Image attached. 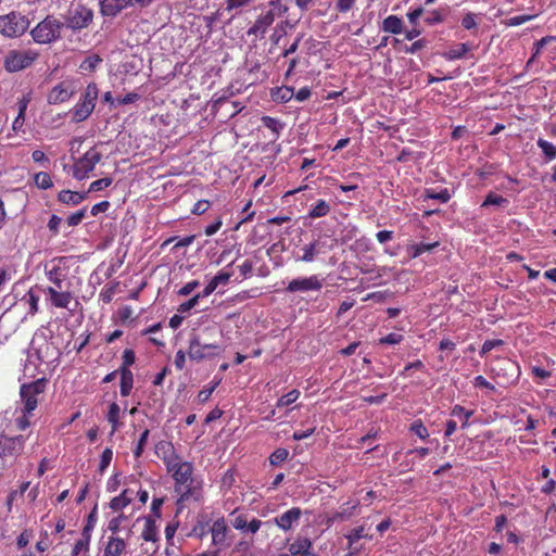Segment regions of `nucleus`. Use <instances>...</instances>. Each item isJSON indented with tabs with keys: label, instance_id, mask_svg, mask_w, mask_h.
Wrapping results in <instances>:
<instances>
[{
	"label": "nucleus",
	"instance_id": "f257e3e1",
	"mask_svg": "<svg viewBox=\"0 0 556 556\" xmlns=\"http://www.w3.org/2000/svg\"><path fill=\"white\" fill-rule=\"evenodd\" d=\"M174 479V491L178 494L177 504L189 501L199 502L202 498V484L193 477V465L190 462L178 460L167 468Z\"/></svg>",
	"mask_w": 556,
	"mask_h": 556
},
{
	"label": "nucleus",
	"instance_id": "f03ea898",
	"mask_svg": "<svg viewBox=\"0 0 556 556\" xmlns=\"http://www.w3.org/2000/svg\"><path fill=\"white\" fill-rule=\"evenodd\" d=\"M214 331L212 327H205L201 332L193 330L190 333L188 356L191 361L200 363L204 359H213L223 353L222 346L217 342H205V333Z\"/></svg>",
	"mask_w": 556,
	"mask_h": 556
},
{
	"label": "nucleus",
	"instance_id": "7ed1b4c3",
	"mask_svg": "<svg viewBox=\"0 0 556 556\" xmlns=\"http://www.w3.org/2000/svg\"><path fill=\"white\" fill-rule=\"evenodd\" d=\"M40 53L34 48L9 49L2 59L7 73L14 74L31 68L39 60Z\"/></svg>",
	"mask_w": 556,
	"mask_h": 556
},
{
	"label": "nucleus",
	"instance_id": "20e7f679",
	"mask_svg": "<svg viewBox=\"0 0 556 556\" xmlns=\"http://www.w3.org/2000/svg\"><path fill=\"white\" fill-rule=\"evenodd\" d=\"M64 23L54 15H47L30 29L33 40L38 45H50L62 38Z\"/></svg>",
	"mask_w": 556,
	"mask_h": 556
},
{
	"label": "nucleus",
	"instance_id": "39448f33",
	"mask_svg": "<svg viewBox=\"0 0 556 556\" xmlns=\"http://www.w3.org/2000/svg\"><path fill=\"white\" fill-rule=\"evenodd\" d=\"M29 20L17 11L0 15V35L14 39L23 36L29 28Z\"/></svg>",
	"mask_w": 556,
	"mask_h": 556
},
{
	"label": "nucleus",
	"instance_id": "423d86ee",
	"mask_svg": "<svg viewBox=\"0 0 556 556\" xmlns=\"http://www.w3.org/2000/svg\"><path fill=\"white\" fill-rule=\"evenodd\" d=\"M98 93L99 90L94 83H90L87 85L85 91L81 94L80 100L75 104V106L72 110L73 122H84L91 115L96 106Z\"/></svg>",
	"mask_w": 556,
	"mask_h": 556
},
{
	"label": "nucleus",
	"instance_id": "0eeeda50",
	"mask_svg": "<svg viewBox=\"0 0 556 556\" xmlns=\"http://www.w3.org/2000/svg\"><path fill=\"white\" fill-rule=\"evenodd\" d=\"M102 153L97 147L90 148L81 156L74 160L72 175L77 180H84L94 170L97 164L102 160Z\"/></svg>",
	"mask_w": 556,
	"mask_h": 556
},
{
	"label": "nucleus",
	"instance_id": "6e6552de",
	"mask_svg": "<svg viewBox=\"0 0 556 556\" xmlns=\"http://www.w3.org/2000/svg\"><path fill=\"white\" fill-rule=\"evenodd\" d=\"M67 280L51 281L53 286L45 289L46 295L52 306L56 308H68L70 303L74 299L73 292L70 290L71 283Z\"/></svg>",
	"mask_w": 556,
	"mask_h": 556
},
{
	"label": "nucleus",
	"instance_id": "1a4fd4ad",
	"mask_svg": "<svg viewBox=\"0 0 556 556\" xmlns=\"http://www.w3.org/2000/svg\"><path fill=\"white\" fill-rule=\"evenodd\" d=\"M47 386L46 379H37L30 383H24L20 388V395L23 403V409L26 413H33L38 406V396L45 392Z\"/></svg>",
	"mask_w": 556,
	"mask_h": 556
},
{
	"label": "nucleus",
	"instance_id": "9d476101",
	"mask_svg": "<svg viewBox=\"0 0 556 556\" xmlns=\"http://www.w3.org/2000/svg\"><path fill=\"white\" fill-rule=\"evenodd\" d=\"M92 20V10L85 5L78 4L74 11L70 12V15L66 17L64 23V27L66 26L73 30H79L88 27Z\"/></svg>",
	"mask_w": 556,
	"mask_h": 556
},
{
	"label": "nucleus",
	"instance_id": "9b49d317",
	"mask_svg": "<svg viewBox=\"0 0 556 556\" xmlns=\"http://www.w3.org/2000/svg\"><path fill=\"white\" fill-rule=\"evenodd\" d=\"M26 437L23 434L0 438V458L17 457L24 450Z\"/></svg>",
	"mask_w": 556,
	"mask_h": 556
},
{
	"label": "nucleus",
	"instance_id": "f8f14e48",
	"mask_svg": "<svg viewBox=\"0 0 556 556\" xmlns=\"http://www.w3.org/2000/svg\"><path fill=\"white\" fill-rule=\"evenodd\" d=\"M323 288V279L317 275H312L304 278L292 279L286 290L288 292H307V291H319Z\"/></svg>",
	"mask_w": 556,
	"mask_h": 556
},
{
	"label": "nucleus",
	"instance_id": "ddd939ff",
	"mask_svg": "<svg viewBox=\"0 0 556 556\" xmlns=\"http://www.w3.org/2000/svg\"><path fill=\"white\" fill-rule=\"evenodd\" d=\"M274 10H268L260 14L254 24L247 30V35L253 36L254 40L263 39L267 29L273 25L275 21Z\"/></svg>",
	"mask_w": 556,
	"mask_h": 556
},
{
	"label": "nucleus",
	"instance_id": "4468645a",
	"mask_svg": "<svg viewBox=\"0 0 556 556\" xmlns=\"http://www.w3.org/2000/svg\"><path fill=\"white\" fill-rule=\"evenodd\" d=\"M67 258L56 257L53 258L49 264L45 266V274L47 279L51 282L54 280H67Z\"/></svg>",
	"mask_w": 556,
	"mask_h": 556
},
{
	"label": "nucleus",
	"instance_id": "2eb2a0df",
	"mask_svg": "<svg viewBox=\"0 0 556 556\" xmlns=\"http://www.w3.org/2000/svg\"><path fill=\"white\" fill-rule=\"evenodd\" d=\"M74 94L71 81L64 80L54 86L47 96L49 104H60L68 101Z\"/></svg>",
	"mask_w": 556,
	"mask_h": 556
},
{
	"label": "nucleus",
	"instance_id": "dca6fc26",
	"mask_svg": "<svg viewBox=\"0 0 556 556\" xmlns=\"http://www.w3.org/2000/svg\"><path fill=\"white\" fill-rule=\"evenodd\" d=\"M302 516L300 507H292L283 514L275 517L273 520H268L265 523H275L279 529L287 532L292 529L293 525L298 523Z\"/></svg>",
	"mask_w": 556,
	"mask_h": 556
},
{
	"label": "nucleus",
	"instance_id": "f3484780",
	"mask_svg": "<svg viewBox=\"0 0 556 556\" xmlns=\"http://www.w3.org/2000/svg\"><path fill=\"white\" fill-rule=\"evenodd\" d=\"M229 532L230 530L225 517L222 516L214 520L210 528V533L212 535V544L217 547L227 546V538Z\"/></svg>",
	"mask_w": 556,
	"mask_h": 556
},
{
	"label": "nucleus",
	"instance_id": "a211bd4d",
	"mask_svg": "<svg viewBox=\"0 0 556 556\" xmlns=\"http://www.w3.org/2000/svg\"><path fill=\"white\" fill-rule=\"evenodd\" d=\"M156 455L163 460L166 469L181 458L176 454L174 445L168 441H161L155 445Z\"/></svg>",
	"mask_w": 556,
	"mask_h": 556
},
{
	"label": "nucleus",
	"instance_id": "6ab92c4d",
	"mask_svg": "<svg viewBox=\"0 0 556 556\" xmlns=\"http://www.w3.org/2000/svg\"><path fill=\"white\" fill-rule=\"evenodd\" d=\"M137 5L135 0H103L101 2V13L104 16L114 17L123 10Z\"/></svg>",
	"mask_w": 556,
	"mask_h": 556
},
{
	"label": "nucleus",
	"instance_id": "aec40b11",
	"mask_svg": "<svg viewBox=\"0 0 556 556\" xmlns=\"http://www.w3.org/2000/svg\"><path fill=\"white\" fill-rule=\"evenodd\" d=\"M358 506V501L353 502L352 504L351 502L343 504L337 511H334L331 516L328 517L327 525L331 526L337 521H344L350 519L356 514V509Z\"/></svg>",
	"mask_w": 556,
	"mask_h": 556
},
{
	"label": "nucleus",
	"instance_id": "412c9836",
	"mask_svg": "<svg viewBox=\"0 0 556 556\" xmlns=\"http://www.w3.org/2000/svg\"><path fill=\"white\" fill-rule=\"evenodd\" d=\"M254 0H226L225 7L217 10L218 16H224L225 13L228 15V20H232L241 10L249 7Z\"/></svg>",
	"mask_w": 556,
	"mask_h": 556
},
{
	"label": "nucleus",
	"instance_id": "4be33fe9",
	"mask_svg": "<svg viewBox=\"0 0 556 556\" xmlns=\"http://www.w3.org/2000/svg\"><path fill=\"white\" fill-rule=\"evenodd\" d=\"M211 519L208 515L205 513L199 514L195 519V523L192 527L191 531L187 533V536H194L198 539H203L207 533H210Z\"/></svg>",
	"mask_w": 556,
	"mask_h": 556
},
{
	"label": "nucleus",
	"instance_id": "5701e85b",
	"mask_svg": "<svg viewBox=\"0 0 556 556\" xmlns=\"http://www.w3.org/2000/svg\"><path fill=\"white\" fill-rule=\"evenodd\" d=\"M141 538L146 542H157L159 536V530L156 526V520L152 516H148L144 518V527L141 532Z\"/></svg>",
	"mask_w": 556,
	"mask_h": 556
},
{
	"label": "nucleus",
	"instance_id": "b1692460",
	"mask_svg": "<svg viewBox=\"0 0 556 556\" xmlns=\"http://www.w3.org/2000/svg\"><path fill=\"white\" fill-rule=\"evenodd\" d=\"M126 548V543L117 536H110L104 547L103 556H121Z\"/></svg>",
	"mask_w": 556,
	"mask_h": 556
},
{
	"label": "nucleus",
	"instance_id": "393cba45",
	"mask_svg": "<svg viewBox=\"0 0 556 556\" xmlns=\"http://www.w3.org/2000/svg\"><path fill=\"white\" fill-rule=\"evenodd\" d=\"M118 374L121 376V395L128 396L132 390L134 386V375L129 368L119 367Z\"/></svg>",
	"mask_w": 556,
	"mask_h": 556
},
{
	"label": "nucleus",
	"instance_id": "a878e982",
	"mask_svg": "<svg viewBox=\"0 0 556 556\" xmlns=\"http://www.w3.org/2000/svg\"><path fill=\"white\" fill-rule=\"evenodd\" d=\"M121 417L122 410L119 405L115 402L111 403L109 406V410L106 413V419L112 427L111 434H114L123 425V422L121 421Z\"/></svg>",
	"mask_w": 556,
	"mask_h": 556
},
{
	"label": "nucleus",
	"instance_id": "bb28decb",
	"mask_svg": "<svg viewBox=\"0 0 556 556\" xmlns=\"http://www.w3.org/2000/svg\"><path fill=\"white\" fill-rule=\"evenodd\" d=\"M87 193H79L72 190H61L58 200L67 205H78L86 199Z\"/></svg>",
	"mask_w": 556,
	"mask_h": 556
},
{
	"label": "nucleus",
	"instance_id": "cd10ccee",
	"mask_svg": "<svg viewBox=\"0 0 556 556\" xmlns=\"http://www.w3.org/2000/svg\"><path fill=\"white\" fill-rule=\"evenodd\" d=\"M321 245L323 244L319 240H315L308 244H305L302 248L303 254L298 260L304 263H312L320 253Z\"/></svg>",
	"mask_w": 556,
	"mask_h": 556
},
{
	"label": "nucleus",
	"instance_id": "c85d7f7f",
	"mask_svg": "<svg viewBox=\"0 0 556 556\" xmlns=\"http://www.w3.org/2000/svg\"><path fill=\"white\" fill-rule=\"evenodd\" d=\"M381 29L384 33L399 35L403 30V21L396 15H389L383 20Z\"/></svg>",
	"mask_w": 556,
	"mask_h": 556
},
{
	"label": "nucleus",
	"instance_id": "c756f323",
	"mask_svg": "<svg viewBox=\"0 0 556 556\" xmlns=\"http://www.w3.org/2000/svg\"><path fill=\"white\" fill-rule=\"evenodd\" d=\"M473 413V410L466 409L464 406L456 404L452 407L450 414L452 417L458 418V420L460 421L462 429H465L469 426V420L472 417Z\"/></svg>",
	"mask_w": 556,
	"mask_h": 556
},
{
	"label": "nucleus",
	"instance_id": "7c9ffc66",
	"mask_svg": "<svg viewBox=\"0 0 556 556\" xmlns=\"http://www.w3.org/2000/svg\"><path fill=\"white\" fill-rule=\"evenodd\" d=\"M470 49L471 48L468 43H457L444 52L443 56L448 61L459 60L463 59L470 51Z\"/></svg>",
	"mask_w": 556,
	"mask_h": 556
},
{
	"label": "nucleus",
	"instance_id": "2f4dec72",
	"mask_svg": "<svg viewBox=\"0 0 556 556\" xmlns=\"http://www.w3.org/2000/svg\"><path fill=\"white\" fill-rule=\"evenodd\" d=\"M270 94H271V98L274 101L280 102V103H287L293 98L294 88L288 87V86L277 87L271 90Z\"/></svg>",
	"mask_w": 556,
	"mask_h": 556
},
{
	"label": "nucleus",
	"instance_id": "473e14b6",
	"mask_svg": "<svg viewBox=\"0 0 556 556\" xmlns=\"http://www.w3.org/2000/svg\"><path fill=\"white\" fill-rule=\"evenodd\" d=\"M345 539L348 541V547L352 548L353 545L361 539L371 540L372 535H369L365 532V526H359L352 529L348 534H345Z\"/></svg>",
	"mask_w": 556,
	"mask_h": 556
},
{
	"label": "nucleus",
	"instance_id": "72a5a7b5",
	"mask_svg": "<svg viewBox=\"0 0 556 556\" xmlns=\"http://www.w3.org/2000/svg\"><path fill=\"white\" fill-rule=\"evenodd\" d=\"M128 493L129 490H124L119 495L113 497L110 502V507L114 511H118L128 506L132 501V497L129 496Z\"/></svg>",
	"mask_w": 556,
	"mask_h": 556
},
{
	"label": "nucleus",
	"instance_id": "f704fd0d",
	"mask_svg": "<svg viewBox=\"0 0 556 556\" xmlns=\"http://www.w3.org/2000/svg\"><path fill=\"white\" fill-rule=\"evenodd\" d=\"M330 205L326 200L319 199L308 212V217L319 218L327 216L330 213Z\"/></svg>",
	"mask_w": 556,
	"mask_h": 556
},
{
	"label": "nucleus",
	"instance_id": "c9c22d12",
	"mask_svg": "<svg viewBox=\"0 0 556 556\" xmlns=\"http://www.w3.org/2000/svg\"><path fill=\"white\" fill-rule=\"evenodd\" d=\"M261 121L263 126L268 128L275 135V139L279 137L280 131L285 127V124L282 122L271 116H262Z\"/></svg>",
	"mask_w": 556,
	"mask_h": 556
},
{
	"label": "nucleus",
	"instance_id": "e433bc0d",
	"mask_svg": "<svg viewBox=\"0 0 556 556\" xmlns=\"http://www.w3.org/2000/svg\"><path fill=\"white\" fill-rule=\"evenodd\" d=\"M508 204H509L508 199L504 198L501 194H497V193L491 191V192H489L486 194L484 201L481 204V207H486V206H490V205H496V206L506 207Z\"/></svg>",
	"mask_w": 556,
	"mask_h": 556
},
{
	"label": "nucleus",
	"instance_id": "4c0bfd02",
	"mask_svg": "<svg viewBox=\"0 0 556 556\" xmlns=\"http://www.w3.org/2000/svg\"><path fill=\"white\" fill-rule=\"evenodd\" d=\"M424 198H425V200L431 199V200H438L441 203H446L451 199V193L447 188H443L438 192L433 189H426Z\"/></svg>",
	"mask_w": 556,
	"mask_h": 556
},
{
	"label": "nucleus",
	"instance_id": "58836bf2",
	"mask_svg": "<svg viewBox=\"0 0 556 556\" xmlns=\"http://www.w3.org/2000/svg\"><path fill=\"white\" fill-rule=\"evenodd\" d=\"M311 546L312 543L307 539L298 540L289 547L290 556L305 555L308 553Z\"/></svg>",
	"mask_w": 556,
	"mask_h": 556
},
{
	"label": "nucleus",
	"instance_id": "ea45409f",
	"mask_svg": "<svg viewBox=\"0 0 556 556\" xmlns=\"http://www.w3.org/2000/svg\"><path fill=\"white\" fill-rule=\"evenodd\" d=\"M439 245V242L433 243H416L409 247L412 258L420 256L425 252H430Z\"/></svg>",
	"mask_w": 556,
	"mask_h": 556
},
{
	"label": "nucleus",
	"instance_id": "a19ab883",
	"mask_svg": "<svg viewBox=\"0 0 556 556\" xmlns=\"http://www.w3.org/2000/svg\"><path fill=\"white\" fill-rule=\"evenodd\" d=\"M34 182L37 188L47 190L53 186L52 178L50 174L46 172H39L34 176Z\"/></svg>",
	"mask_w": 556,
	"mask_h": 556
},
{
	"label": "nucleus",
	"instance_id": "79ce46f5",
	"mask_svg": "<svg viewBox=\"0 0 556 556\" xmlns=\"http://www.w3.org/2000/svg\"><path fill=\"white\" fill-rule=\"evenodd\" d=\"M301 395V392L298 389H293L289 391L287 394L282 395L276 402V407H285L293 404Z\"/></svg>",
	"mask_w": 556,
	"mask_h": 556
},
{
	"label": "nucleus",
	"instance_id": "37998d69",
	"mask_svg": "<svg viewBox=\"0 0 556 556\" xmlns=\"http://www.w3.org/2000/svg\"><path fill=\"white\" fill-rule=\"evenodd\" d=\"M536 143L548 161L556 159V147L552 142L540 138Z\"/></svg>",
	"mask_w": 556,
	"mask_h": 556
},
{
	"label": "nucleus",
	"instance_id": "c03bdc74",
	"mask_svg": "<svg viewBox=\"0 0 556 556\" xmlns=\"http://www.w3.org/2000/svg\"><path fill=\"white\" fill-rule=\"evenodd\" d=\"M552 41H556V36H545L540 40L535 41L534 52L532 56L528 60L527 67H529L531 63L534 61V59L541 53L542 48Z\"/></svg>",
	"mask_w": 556,
	"mask_h": 556
},
{
	"label": "nucleus",
	"instance_id": "a18cd8bd",
	"mask_svg": "<svg viewBox=\"0 0 556 556\" xmlns=\"http://www.w3.org/2000/svg\"><path fill=\"white\" fill-rule=\"evenodd\" d=\"M102 62V59L98 54L87 56L79 65L81 71L93 72L98 65Z\"/></svg>",
	"mask_w": 556,
	"mask_h": 556
},
{
	"label": "nucleus",
	"instance_id": "49530a36",
	"mask_svg": "<svg viewBox=\"0 0 556 556\" xmlns=\"http://www.w3.org/2000/svg\"><path fill=\"white\" fill-rule=\"evenodd\" d=\"M409 431L415 433L421 440H426L429 437V431L421 419L414 420L409 426Z\"/></svg>",
	"mask_w": 556,
	"mask_h": 556
},
{
	"label": "nucleus",
	"instance_id": "de8ad7c7",
	"mask_svg": "<svg viewBox=\"0 0 556 556\" xmlns=\"http://www.w3.org/2000/svg\"><path fill=\"white\" fill-rule=\"evenodd\" d=\"M289 456V451L283 447L276 448L269 456V463L273 466L282 464Z\"/></svg>",
	"mask_w": 556,
	"mask_h": 556
},
{
	"label": "nucleus",
	"instance_id": "09e8293b",
	"mask_svg": "<svg viewBox=\"0 0 556 556\" xmlns=\"http://www.w3.org/2000/svg\"><path fill=\"white\" fill-rule=\"evenodd\" d=\"M112 182H113V179L111 177H103V178L97 179L89 185L87 193L101 191V190L110 187L112 185Z\"/></svg>",
	"mask_w": 556,
	"mask_h": 556
},
{
	"label": "nucleus",
	"instance_id": "8fccbe9b",
	"mask_svg": "<svg viewBox=\"0 0 556 556\" xmlns=\"http://www.w3.org/2000/svg\"><path fill=\"white\" fill-rule=\"evenodd\" d=\"M90 538L88 536H81L75 544L72 549L71 555L72 556H78L80 553H87L89 551L90 546Z\"/></svg>",
	"mask_w": 556,
	"mask_h": 556
},
{
	"label": "nucleus",
	"instance_id": "3c124183",
	"mask_svg": "<svg viewBox=\"0 0 556 556\" xmlns=\"http://www.w3.org/2000/svg\"><path fill=\"white\" fill-rule=\"evenodd\" d=\"M112 459H113V451L111 447H106L102 452L101 457H100V463H99V467H98V470L100 473H103L108 469Z\"/></svg>",
	"mask_w": 556,
	"mask_h": 556
},
{
	"label": "nucleus",
	"instance_id": "603ef678",
	"mask_svg": "<svg viewBox=\"0 0 556 556\" xmlns=\"http://www.w3.org/2000/svg\"><path fill=\"white\" fill-rule=\"evenodd\" d=\"M33 413H26L25 410H22V415L16 417L14 420L15 428L18 431H24L30 426V416Z\"/></svg>",
	"mask_w": 556,
	"mask_h": 556
},
{
	"label": "nucleus",
	"instance_id": "864d4df0",
	"mask_svg": "<svg viewBox=\"0 0 556 556\" xmlns=\"http://www.w3.org/2000/svg\"><path fill=\"white\" fill-rule=\"evenodd\" d=\"M96 513L97 507L92 509V511L89 514L86 525L83 528L81 536H88L91 539V532L96 525Z\"/></svg>",
	"mask_w": 556,
	"mask_h": 556
},
{
	"label": "nucleus",
	"instance_id": "5fc2aeb1",
	"mask_svg": "<svg viewBox=\"0 0 556 556\" xmlns=\"http://www.w3.org/2000/svg\"><path fill=\"white\" fill-rule=\"evenodd\" d=\"M404 340V336L395 332H391L379 339V344L381 345H395L400 344Z\"/></svg>",
	"mask_w": 556,
	"mask_h": 556
},
{
	"label": "nucleus",
	"instance_id": "6e6d98bb",
	"mask_svg": "<svg viewBox=\"0 0 556 556\" xmlns=\"http://www.w3.org/2000/svg\"><path fill=\"white\" fill-rule=\"evenodd\" d=\"M86 212H87V207H83L81 210L70 215L66 219L67 225L71 227H75V226L79 225L83 222V219L85 218Z\"/></svg>",
	"mask_w": 556,
	"mask_h": 556
},
{
	"label": "nucleus",
	"instance_id": "4d7b16f0",
	"mask_svg": "<svg viewBox=\"0 0 556 556\" xmlns=\"http://www.w3.org/2000/svg\"><path fill=\"white\" fill-rule=\"evenodd\" d=\"M149 434H150V431L148 429H146L140 434V438L138 440L136 448L134 450V455H135L136 458H139L142 455L144 446H146L148 438H149Z\"/></svg>",
	"mask_w": 556,
	"mask_h": 556
},
{
	"label": "nucleus",
	"instance_id": "13d9d810",
	"mask_svg": "<svg viewBox=\"0 0 556 556\" xmlns=\"http://www.w3.org/2000/svg\"><path fill=\"white\" fill-rule=\"evenodd\" d=\"M179 527V521L178 520H172L170 522H168L165 527V539L167 541V543L169 545H173V539H174V535L177 531Z\"/></svg>",
	"mask_w": 556,
	"mask_h": 556
},
{
	"label": "nucleus",
	"instance_id": "bf43d9fd",
	"mask_svg": "<svg viewBox=\"0 0 556 556\" xmlns=\"http://www.w3.org/2000/svg\"><path fill=\"white\" fill-rule=\"evenodd\" d=\"M444 21V15L439 10L430 11L427 16L425 17V23L428 25H435L440 24Z\"/></svg>",
	"mask_w": 556,
	"mask_h": 556
},
{
	"label": "nucleus",
	"instance_id": "052dcab7",
	"mask_svg": "<svg viewBox=\"0 0 556 556\" xmlns=\"http://www.w3.org/2000/svg\"><path fill=\"white\" fill-rule=\"evenodd\" d=\"M115 294V286L106 285L100 292L99 298L104 304L112 302Z\"/></svg>",
	"mask_w": 556,
	"mask_h": 556
},
{
	"label": "nucleus",
	"instance_id": "680f3d73",
	"mask_svg": "<svg viewBox=\"0 0 556 556\" xmlns=\"http://www.w3.org/2000/svg\"><path fill=\"white\" fill-rule=\"evenodd\" d=\"M534 17H535V15H530V14L513 16L506 21V25L507 26H519L529 21H532Z\"/></svg>",
	"mask_w": 556,
	"mask_h": 556
},
{
	"label": "nucleus",
	"instance_id": "e2e57ef3",
	"mask_svg": "<svg viewBox=\"0 0 556 556\" xmlns=\"http://www.w3.org/2000/svg\"><path fill=\"white\" fill-rule=\"evenodd\" d=\"M122 365L119 367L129 368L136 362V354L131 349H126L122 355Z\"/></svg>",
	"mask_w": 556,
	"mask_h": 556
},
{
	"label": "nucleus",
	"instance_id": "0e129e2a",
	"mask_svg": "<svg viewBox=\"0 0 556 556\" xmlns=\"http://www.w3.org/2000/svg\"><path fill=\"white\" fill-rule=\"evenodd\" d=\"M504 342L503 340L501 339H495V340H486L484 341V343L482 344V348H481V351H480V355L481 356H484L485 354H488L489 352H491L493 349L502 345Z\"/></svg>",
	"mask_w": 556,
	"mask_h": 556
},
{
	"label": "nucleus",
	"instance_id": "69168bd1",
	"mask_svg": "<svg viewBox=\"0 0 556 556\" xmlns=\"http://www.w3.org/2000/svg\"><path fill=\"white\" fill-rule=\"evenodd\" d=\"M472 384L475 388H480V389H488L492 392H495V387L494 384H492L491 382H489L483 376H477L475 377L473 381H472Z\"/></svg>",
	"mask_w": 556,
	"mask_h": 556
},
{
	"label": "nucleus",
	"instance_id": "338daca9",
	"mask_svg": "<svg viewBox=\"0 0 556 556\" xmlns=\"http://www.w3.org/2000/svg\"><path fill=\"white\" fill-rule=\"evenodd\" d=\"M126 520V516L124 514H121L118 515L117 517H114L112 518L110 521H109V525H108V529L112 532V533H116L119 531L121 529V526H122V522Z\"/></svg>",
	"mask_w": 556,
	"mask_h": 556
},
{
	"label": "nucleus",
	"instance_id": "774afa93",
	"mask_svg": "<svg viewBox=\"0 0 556 556\" xmlns=\"http://www.w3.org/2000/svg\"><path fill=\"white\" fill-rule=\"evenodd\" d=\"M356 0H337L336 10L340 13H346L353 9Z\"/></svg>",
	"mask_w": 556,
	"mask_h": 556
}]
</instances>
